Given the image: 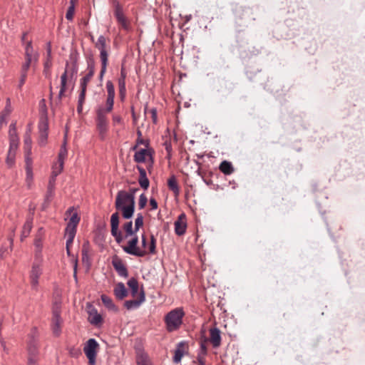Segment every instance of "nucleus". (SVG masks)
Wrapping results in <instances>:
<instances>
[{"mask_svg": "<svg viewBox=\"0 0 365 365\" xmlns=\"http://www.w3.org/2000/svg\"><path fill=\"white\" fill-rule=\"evenodd\" d=\"M136 190V188H132L130 192L121 190L117 194L115 208L122 212V215L125 219H130L133 215L135 211L134 193Z\"/></svg>", "mask_w": 365, "mask_h": 365, "instance_id": "obj_1", "label": "nucleus"}, {"mask_svg": "<svg viewBox=\"0 0 365 365\" xmlns=\"http://www.w3.org/2000/svg\"><path fill=\"white\" fill-rule=\"evenodd\" d=\"M155 155L150 139L143 137L138 130V163H144L149 173L153 167Z\"/></svg>", "mask_w": 365, "mask_h": 365, "instance_id": "obj_2", "label": "nucleus"}, {"mask_svg": "<svg viewBox=\"0 0 365 365\" xmlns=\"http://www.w3.org/2000/svg\"><path fill=\"white\" fill-rule=\"evenodd\" d=\"M62 307L61 297L56 294L53 297L52 302V317L51 322V327L53 336L58 337L61 334V327L63 324V319L61 317Z\"/></svg>", "mask_w": 365, "mask_h": 365, "instance_id": "obj_3", "label": "nucleus"}, {"mask_svg": "<svg viewBox=\"0 0 365 365\" xmlns=\"http://www.w3.org/2000/svg\"><path fill=\"white\" fill-rule=\"evenodd\" d=\"M185 312L182 308H175L165 316L166 329L169 332L177 331L182 324Z\"/></svg>", "mask_w": 365, "mask_h": 365, "instance_id": "obj_4", "label": "nucleus"}, {"mask_svg": "<svg viewBox=\"0 0 365 365\" xmlns=\"http://www.w3.org/2000/svg\"><path fill=\"white\" fill-rule=\"evenodd\" d=\"M28 365H37L38 361V339L33 334L29 335L27 343Z\"/></svg>", "mask_w": 365, "mask_h": 365, "instance_id": "obj_5", "label": "nucleus"}, {"mask_svg": "<svg viewBox=\"0 0 365 365\" xmlns=\"http://www.w3.org/2000/svg\"><path fill=\"white\" fill-rule=\"evenodd\" d=\"M142 246L138 247V257L155 253L156 240L152 235L142 234Z\"/></svg>", "mask_w": 365, "mask_h": 365, "instance_id": "obj_6", "label": "nucleus"}, {"mask_svg": "<svg viewBox=\"0 0 365 365\" xmlns=\"http://www.w3.org/2000/svg\"><path fill=\"white\" fill-rule=\"evenodd\" d=\"M99 344L95 339H89L84 345L83 351L88 359L89 365H95Z\"/></svg>", "mask_w": 365, "mask_h": 365, "instance_id": "obj_7", "label": "nucleus"}, {"mask_svg": "<svg viewBox=\"0 0 365 365\" xmlns=\"http://www.w3.org/2000/svg\"><path fill=\"white\" fill-rule=\"evenodd\" d=\"M38 128L39 133L38 143L41 146H44L47 143L48 130V121L46 108L43 113L40 116Z\"/></svg>", "mask_w": 365, "mask_h": 365, "instance_id": "obj_8", "label": "nucleus"}, {"mask_svg": "<svg viewBox=\"0 0 365 365\" xmlns=\"http://www.w3.org/2000/svg\"><path fill=\"white\" fill-rule=\"evenodd\" d=\"M96 127L101 140H105L108 131V120L103 108L97 110Z\"/></svg>", "mask_w": 365, "mask_h": 365, "instance_id": "obj_9", "label": "nucleus"}, {"mask_svg": "<svg viewBox=\"0 0 365 365\" xmlns=\"http://www.w3.org/2000/svg\"><path fill=\"white\" fill-rule=\"evenodd\" d=\"M88 321L96 327H101L103 322L102 316L98 313L97 309L91 304H88Z\"/></svg>", "mask_w": 365, "mask_h": 365, "instance_id": "obj_10", "label": "nucleus"}, {"mask_svg": "<svg viewBox=\"0 0 365 365\" xmlns=\"http://www.w3.org/2000/svg\"><path fill=\"white\" fill-rule=\"evenodd\" d=\"M175 232L178 236L183 235L187 230V217L185 213H181L174 223Z\"/></svg>", "mask_w": 365, "mask_h": 365, "instance_id": "obj_11", "label": "nucleus"}, {"mask_svg": "<svg viewBox=\"0 0 365 365\" xmlns=\"http://www.w3.org/2000/svg\"><path fill=\"white\" fill-rule=\"evenodd\" d=\"M113 4L115 6V16L118 21V22L121 24L122 27L128 30V24L127 22V20L125 17L123 15V9L121 6L120 5L118 1L117 0H113Z\"/></svg>", "mask_w": 365, "mask_h": 365, "instance_id": "obj_12", "label": "nucleus"}, {"mask_svg": "<svg viewBox=\"0 0 365 365\" xmlns=\"http://www.w3.org/2000/svg\"><path fill=\"white\" fill-rule=\"evenodd\" d=\"M52 66L51 61V43L48 42L46 44V59L43 63V73L46 78H50L51 76V68Z\"/></svg>", "mask_w": 365, "mask_h": 365, "instance_id": "obj_13", "label": "nucleus"}, {"mask_svg": "<svg viewBox=\"0 0 365 365\" xmlns=\"http://www.w3.org/2000/svg\"><path fill=\"white\" fill-rule=\"evenodd\" d=\"M112 264L119 276L123 277H128V272L126 267L123 264L122 259L117 255H115L113 257Z\"/></svg>", "mask_w": 365, "mask_h": 365, "instance_id": "obj_14", "label": "nucleus"}, {"mask_svg": "<svg viewBox=\"0 0 365 365\" xmlns=\"http://www.w3.org/2000/svg\"><path fill=\"white\" fill-rule=\"evenodd\" d=\"M96 47L100 51V57L101 62H108V52L106 50V39L105 36H100L96 43Z\"/></svg>", "mask_w": 365, "mask_h": 365, "instance_id": "obj_15", "label": "nucleus"}, {"mask_svg": "<svg viewBox=\"0 0 365 365\" xmlns=\"http://www.w3.org/2000/svg\"><path fill=\"white\" fill-rule=\"evenodd\" d=\"M220 334L221 332L220 329L216 327H213L210 329V336L207 339L215 349L220 347L221 345Z\"/></svg>", "mask_w": 365, "mask_h": 365, "instance_id": "obj_16", "label": "nucleus"}, {"mask_svg": "<svg viewBox=\"0 0 365 365\" xmlns=\"http://www.w3.org/2000/svg\"><path fill=\"white\" fill-rule=\"evenodd\" d=\"M68 66H69V63L68 61H66L65 71L61 76V88H60V91L58 95V100L59 102L61 101V99H62L63 96H64V93L67 90V79H68Z\"/></svg>", "mask_w": 365, "mask_h": 365, "instance_id": "obj_17", "label": "nucleus"}, {"mask_svg": "<svg viewBox=\"0 0 365 365\" xmlns=\"http://www.w3.org/2000/svg\"><path fill=\"white\" fill-rule=\"evenodd\" d=\"M187 346L185 342L181 341L178 344L173 357V361L175 364H179L180 362L182 356L187 351Z\"/></svg>", "mask_w": 365, "mask_h": 365, "instance_id": "obj_18", "label": "nucleus"}, {"mask_svg": "<svg viewBox=\"0 0 365 365\" xmlns=\"http://www.w3.org/2000/svg\"><path fill=\"white\" fill-rule=\"evenodd\" d=\"M61 173V172L53 170L52 172V175L51 176L48 186H47V190L46 193V197L47 198H52L54 196V190H55V182H56V178L57 175H58Z\"/></svg>", "mask_w": 365, "mask_h": 365, "instance_id": "obj_19", "label": "nucleus"}, {"mask_svg": "<svg viewBox=\"0 0 365 365\" xmlns=\"http://www.w3.org/2000/svg\"><path fill=\"white\" fill-rule=\"evenodd\" d=\"M114 294L118 299H123L128 295V290L123 282H118L114 288Z\"/></svg>", "mask_w": 365, "mask_h": 365, "instance_id": "obj_20", "label": "nucleus"}, {"mask_svg": "<svg viewBox=\"0 0 365 365\" xmlns=\"http://www.w3.org/2000/svg\"><path fill=\"white\" fill-rule=\"evenodd\" d=\"M79 222H80V217L78 216L77 212H74L71 215L70 220H69L68 223L67 224L65 230H69V231H73V232H76V227H77V225L79 223Z\"/></svg>", "mask_w": 365, "mask_h": 365, "instance_id": "obj_21", "label": "nucleus"}, {"mask_svg": "<svg viewBox=\"0 0 365 365\" xmlns=\"http://www.w3.org/2000/svg\"><path fill=\"white\" fill-rule=\"evenodd\" d=\"M123 249L126 253L137 256V237L129 241L128 246L123 247Z\"/></svg>", "mask_w": 365, "mask_h": 365, "instance_id": "obj_22", "label": "nucleus"}, {"mask_svg": "<svg viewBox=\"0 0 365 365\" xmlns=\"http://www.w3.org/2000/svg\"><path fill=\"white\" fill-rule=\"evenodd\" d=\"M138 365H153L148 354L138 346Z\"/></svg>", "mask_w": 365, "mask_h": 365, "instance_id": "obj_23", "label": "nucleus"}, {"mask_svg": "<svg viewBox=\"0 0 365 365\" xmlns=\"http://www.w3.org/2000/svg\"><path fill=\"white\" fill-rule=\"evenodd\" d=\"M24 150L26 153V158L30 157L31 154V144L32 140L30 135V131H27L24 135Z\"/></svg>", "mask_w": 365, "mask_h": 365, "instance_id": "obj_24", "label": "nucleus"}, {"mask_svg": "<svg viewBox=\"0 0 365 365\" xmlns=\"http://www.w3.org/2000/svg\"><path fill=\"white\" fill-rule=\"evenodd\" d=\"M220 171L225 175H230L234 172V168L231 163L224 160L219 167Z\"/></svg>", "mask_w": 365, "mask_h": 365, "instance_id": "obj_25", "label": "nucleus"}, {"mask_svg": "<svg viewBox=\"0 0 365 365\" xmlns=\"http://www.w3.org/2000/svg\"><path fill=\"white\" fill-rule=\"evenodd\" d=\"M93 75L94 74H92L91 72H88V73L81 79V93L86 94L87 85L93 78Z\"/></svg>", "mask_w": 365, "mask_h": 365, "instance_id": "obj_26", "label": "nucleus"}, {"mask_svg": "<svg viewBox=\"0 0 365 365\" xmlns=\"http://www.w3.org/2000/svg\"><path fill=\"white\" fill-rule=\"evenodd\" d=\"M32 228V221L27 220L24 223L21 235V241H23L24 238L27 237L30 234Z\"/></svg>", "mask_w": 365, "mask_h": 365, "instance_id": "obj_27", "label": "nucleus"}, {"mask_svg": "<svg viewBox=\"0 0 365 365\" xmlns=\"http://www.w3.org/2000/svg\"><path fill=\"white\" fill-rule=\"evenodd\" d=\"M26 180L31 181L33 180V171H32V160L30 157L26 158Z\"/></svg>", "mask_w": 365, "mask_h": 365, "instance_id": "obj_28", "label": "nucleus"}, {"mask_svg": "<svg viewBox=\"0 0 365 365\" xmlns=\"http://www.w3.org/2000/svg\"><path fill=\"white\" fill-rule=\"evenodd\" d=\"M101 298L102 302L108 309H111V310H115V311L117 310V307H115L112 299L110 297H108L106 294H102Z\"/></svg>", "mask_w": 365, "mask_h": 365, "instance_id": "obj_29", "label": "nucleus"}, {"mask_svg": "<svg viewBox=\"0 0 365 365\" xmlns=\"http://www.w3.org/2000/svg\"><path fill=\"white\" fill-rule=\"evenodd\" d=\"M68 151L67 150L60 149V151L58 153V162L59 163V169L58 172H62L63 169V164H64V160L67 157Z\"/></svg>", "mask_w": 365, "mask_h": 365, "instance_id": "obj_30", "label": "nucleus"}, {"mask_svg": "<svg viewBox=\"0 0 365 365\" xmlns=\"http://www.w3.org/2000/svg\"><path fill=\"white\" fill-rule=\"evenodd\" d=\"M9 141L19 142V137L16 132V123H13L9 126Z\"/></svg>", "mask_w": 365, "mask_h": 365, "instance_id": "obj_31", "label": "nucleus"}, {"mask_svg": "<svg viewBox=\"0 0 365 365\" xmlns=\"http://www.w3.org/2000/svg\"><path fill=\"white\" fill-rule=\"evenodd\" d=\"M70 58L73 61H72V66H71V71H70V77L71 78H73V77L77 74L78 73V58H77V56L75 55H71L70 56Z\"/></svg>", "mask_w": 365, "mask_h": 365, "instance_id": "obj_32", "label": "nucleus"}, {"mask_svg": "<svg viewBox=\"0 0 365 365\" xmlns=\"http://www.w3.org/2000/svg\"><path fill=\"white\" fill-rule=\"evenodd\" d=\"M119 225V214L118 212L113 213L110 217V227L111 230L115 232V230L118 229Z\"/></svg>", "mask_w": 365, "mask_h": 365, "instance_id": "obj_33", "label": "nucleus"}, {"mask_svg": "<svg viewBox=\"0 0 365 365\" xmlns=\"http://www.w3.org/2000/svg\"><path fill=\"white\" fill-rule=\"evenodd\" d=\"M82 261L84 262L88 259L89 242L86 241L82 245Z\"/></svg>", "mask_w": 365, "mask_h": 365, "instance_id": "obj_34", "label": "nucleus"}, {"mask_svg": "<svg viewBox=\"0 0 365 365\" xmlns=\"http://www.w3.org/2000/svg\"><path fill=\"white\" fill-rule=\"evenodd\" d=\"M118 86H119V95L123 101L125 96V79L123 78H119L118 79Z\"/></svg>", "mask_w": 365, "mask_h": 365, "instance_id": "obj_35", "label": "nucleus"}, {"mask_svg": "<svg viewBox=\"0 0 365 365\" xmlns=\"http://www.w3.org/2000/svg\"><path fill=\"white\" fill-rule=\"evenodd\" d=\"M168 185L169 188L172 191H173L175 193H178L179 189H178V183H177V181H176V179L175 178V177H171L170 178L168 179Z\"/></svg>", "mask_w": 365, "mask_h": 365, "instance_id": "obj_36", "label": "nucleus"}, {"mask_svg": "<svg viewBox=\"0 0 365 365\" xmlns=\"http://www.w3.org/2000/svg\"><path fill=\"white\" fill-rule=\"evenodd\" d=\"M41 274L42 271L39 265L37 264H34L31 271L30 277L39 278Z\"/></svg>", "mask_w": 365, "mask_h": 365, "instance_id": "obj_37", "label": "nucleus"}, {"mask_svg": "<svg viewBox=\"0 0 365 365\" xmlns=\"http://www.w3.org/2000/svg\"><path fill=\"white\" fill-rule=\"evenodd\" d=\"M76 232L65 230V236L67 237L66 246L70 247L73 242Z\"/></svg>", "mask_w": 365, "mask_h": 365, "instance_id": "obj_38", "label": "nucleus"}, {"mask_svg": "<svg viewBox=\"0 0 365 365\" xmlns=\"http://www.w3.org/2000/svg\"><path fill=\"white\" fill-rule=\"evenodd\" d=\"M9 103L10 100L8 98L7 105L6 106L4 111L0 114V124H2L4 122L6 116H7L11 113Z\"/></svg>", "mask_w": 365, "mask_h": 365, "instance_id": "obj_39", "label": "nucleus"}, {"mask_svg": "<svg viewBox=\"0 0 365 365\" xmlns=\"http://www.w3.org/2000/svg\"><path fill=\"white\" fill-rule=\"evenodd\" d=\"M114 97L115 96H108L107 100H106V108L105 110L106 113H110L113 108V103H114Z\"/></svg>", "mask_w": 365, "mask_h": 365, "instance_id": "obj_40", "label": "nucleus"}, {"mask_svg": "<svg viewBox=\"0 0 365 365\" xmlns=\"http://www.w3.org/2000/svg\"><path fill=\"white\" fill-rule=\"evenodd\" d=\"M86 98V94L80 93L78 96V106H77V112L78 114H81L83 110V105L84 103Z\"/></svg>", "mask_w": 365, "mask_h": 365, "instance_id": "obj_41", "label": "nucleus"}, {"mask_svg": "<svg viewBox=\"0 0 365 365\" xmlns=\"http://www.w3.org/2000/svg\"><path fill=\"white\" fill-rule=\"evenodd\" d=\"M128 285L130 287L133 295L135 296L137 294V279L135 277H132L128 282Z\"/></svg>", "mask_w": 365, "mask_h": 365, "instance_id": "obj_42", "label": "nucleus"}, {"mask_svg": "<svg viewBox=\"0 0 365 365\" xmlns=\"http://www.w3.org/2000/svg\"><path fill=\"white\" fill-rule=\"evenodd\" d=\"M26 61L21 66V74L27 76V71L31 66L33 58H25Z\"/></svg>", "mask_w": 365, "mask_h": 365, "instance_id": "obj_43", "label": "nucleus"}, {"mask_svg": "<svg viewBox=\"0 0 365 365\" xmlns=\"http://www.w3.org/2000/svg\"><path fill=\"white\" fill-rule=\"evenodd\" d=\"M208 339L206 337H203L200 341V351L199 354H202L203 355H207V344L208 342Z\"/></svg>", "mask_w": 365, "mask_h": 365, "instance_id": "obj_44", "label": "nucleus"}, {"mask_svg": "<svg viewBox=\"0 0 365 365\" xmlns=\"http://www.w3.org/2000/svg\"><path fill=\"white\" fill-rule=\"evenodd\" d=\"M87 63H88V72H91L92 74H94V73H95V61H94L92 55H90V56L88 58Z\"/></svg>", "mask_w": 365, "mask_h": 365, "instance_id": "obj_45", "label": "nucleus"}, {"mask_svg": "<svg viewBox=\"0 0 365 365\" xmlns=\"http://www.w3.org/2000/svg\"><path fill=\"white\" fill-rule=\"evenodd\" d=\"M123 230L126 232L125 237L129 235H132L133 234V222L131 221L127 222L123 225Z\"/></svg>", "mask_w": 365, "mask_h": 365, "instance_id": "obj_46", "label": "nucleus"}, {"mask_svg": "<svg viewBox=\"0 0 365 365\" xmlns=\"http://www.w3.org/2000/svg\"><path fill=\"white\" fill-rule=\"evenodd\" d=\"M33 46L32 42L30 41L27 43L25 48V58H32Z\"/></svg>", "mask_w": 365, "mask_h": 365, "instance_id": "obj_47", "label": "nucleus"}, {"mask_svg": "<svg viewBox=\"0 0 365 365\" xmlns=\"http://www.w3.org/2000/svg\"><path fill=\"white\" fill-rule=\"evenodd\" d=\"M106 88H107L108 96H115L114 86L110 81H107Z\"/></svg>", "mask_w": 365, "mask_h": 365, "instance_id": "obj_48", "label": "nucleus"}, {"mask_svg": "<svg viewBox=\"0 0 365 365\" xmlns=\"http://www.w3.org/2000/svg\"><path fill=\"white\" fill-rule=\"evenodd\" d=\"M111 235L115 237V241L118 243H120L123 240L122 233L120 231L115 230V232L113 230H110Z\"/></svg>", "mask_w": 365, "mask_h": 365, "instance_id": "obj_49", "label": "nucleus"}, {"mask_svg": "<svg viewBox=\"0 0 365 365\" xmlns=\"http://www.w3.org/2000/svg\"><path fill=\"white\" fill-rule=\"evenodd\" d=\"M124 306L128 309H130L132 308L137 307V299L125 301L124 303Z\"/></svg>", "mask_w": 365, "mask_h": 365, "instance_id": "obj_50", "label": "nucleus"}, {"mask_svg": "<svg viewBox=\"0 0 365 365\" xmlns=\"http://www.w3.org/2000/svg\"><path fill=\"white\" fill-rule=\"evenodd\" d=\"M15 153L8 152L6 158V163L9 167H11L14 164Z\"/></svg>", "mask_w": 365, "mask_h": 365, "instance_id": "obj_51", "label": "nucleus"}, {"mask_svg": "<svg viewBox=\"0 0 365 365\" xmlns=\"http://www.w3.org/2000/svg\"><path fill=\"white\" fill-rule=\"evenodd\" d=\"M74 12L75 8L68 6L66 14V18L68 21H72L73 19Z\"/></svg>", "mask_w": 365, "mask_h": 365, "instance_id": "obj_52", "label": "nucleus"}, {"mask_svg": "<svg viewBox=\"0 0 365 365\" xmlns=\"http://www.w3.org/2000/svg\"><path fill=\"white\" fill-rule=\"evenodd\" d=\"M69 354L73 357H78L81 355V350L79 348H71L69 350Z\"/></svg>", "mask_w": 365, "mask_h": 365, "instance_id": "obj_53", "label": "nucleus"}, {"mask_svg": "<svg viewBox=\"0 0 365 365\" xmlns=\"http://www.w3.org/2000/svg\"><path fill=\"white\" fill-rule=\"evenodd\" d=\"M138 183L140 185V187L145 190H147L150 185V182L148 178L138 179Z\"/></svg>", "mask_w": 365, "mask_h": 365, "instance_id": "obj_54", "label": "nucleus"}, {"mask_svg": "<svg viewBox=\"0 0 365 365\" xmlns=\"http://www.w3.org/2000/svg\"><path fill=\"white\" fill-rule=\"evenodd\" d=\"M147 202H148L147 197L144 194L140 195V199H139V207L140 209L144 208L145 206L146 205Z\"/></svg>", "mask_w": 365, "mask_h": 365, "instance_id": "obj_55", "label": "nucleus"}, {"mask_svg": "<svg viewBox=\"0 0 365 365\" xmlns=\"http://www.w3.org/2000/svg\"><path fill=\"white\" fill-rule=\"evenodd\" d=\"M165 149L167 151L168 153V158H170L171 155V151H172V145L171 142L170 140H165L164 143Z\"/></svg>", "mask_w": 365, "mask_h": 365, "instance_id": "obj_56", "label": "nucleus"}, {"mask_svg": "<svg viewBox=\"0 0 365 365\" xmlns=\"http://www.w3.org/2000/svg\"><path fill=\"white\" fill-rule=\"evenodd\" d=\"M51 200H52V198H47V197L45 196L44 201L41 205V210H46L48 207Z\"/></svg>", "mask_w": 365, "mask_h": 365, "instance_id": "obj_57", "label": "nucleus"}, {"mask_svg": "<svg viewBox=\"0 0 365 365\" xmlns=\"http://www.w3.org/2000/svg\"><path fill=\"white\" fill-rule=\"evenodd\" d=\"M10 145H9V152L14 153L16 154V150L18 148L19 142H11L9 141Z\"/></svg>", "mask_w": 365, "mask_h": 365, "instance_id": "obj_58", "label": "nucleus"}, {"mask_svg": "<svg viewBox=\"0 0 365 365\" xmlns=\"http://www.w3.org/2000/svg\"><path fill=\"white\" fill-rule=\"evenodd\" d=\"M107 64L108 62H101V70L99 75V78L101 80L103 78V75L106 73Z\"/></svg>", "mask_w": 365, "mask_h": 365, "instance_id": "obj_59", "label": "nucleus"}, {"mask_svg": "<svg viewBox=\"0 0 365 365\" xmlns=\"http://www.w3.org/2000/svg\"><path fill=\"white\" fill-rule=\"evenodd\" d=\"M205 356L206 355H203L202 354H199L197 356V361L199 365H205Z\"/></svg>", "mask_w": 365, "mask_h": 365, "instance_id": "obj_60", "label": "nucleus"}, {"mask_svg": "<svg viewBox=\"0 0 365 365\" xmlns=\"http://www.w3.org/2000/svg\"><path fill=\"white\" fill-rule=\"evenodd\" d=\"M138 172H139V178L138 179H143V178H148L146 175V171L143 168H140L138 167Z\"/></svg>", "mask_w": 365, "mask_h": 365, "instance_id": "obj_61", "label": "nucleus"}, {"mask_svg": "<svg viewBox=\"0 0 365 365\" xmlns=\"http://www.w3.org/2000/svg\"><path fill=\"white\" fill-rule=\"evenodd\" d=\"M31 278V287L34 288V289H36L38 284V278H35V277H30Z\"/></svg>", "mask_w": 365, "mask_h": 365, "instance_id": "obj_62", "label": "nucleus"}, {"mask_svg": "<svg viewBox=\"0 0 365 365\" xmlns=\"http://www.w3.org/2000/svg\"><path fill=\"white\" fill-rule=\"evenodd\" d=\"M145 301V294L143 290L138 293V306Z\"/></svg>", "mask_w": 365, "mask_h": 365, "instance_id": "obj_63", "label": "nucleus"}, {"mask_svg": "<svg viewBox=\"0 0 365 365\" xmlns=\"http://www.w3.org/2000/svg\"><path fill=\"white\" fill-rule=\"evenodd\" d=\"M26 75L21 74L20 80H19V87L21 88L22 86L24 84L26 79Z\"/></svg>", "mask_w": 365, "mask_h": 365, "instance_id": "obj_64", "label": "nucleus"}]
</instances>
